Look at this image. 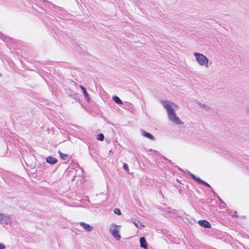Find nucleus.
Here are the masks:
<instances>
[{"instance_id": "1", "label": "nucleus", "mask_w": 249, "mask_h": 249, "mask_svg": "<svg viewBox=\"0 0 249 249\" xmlns=\"http://www.w3.org/2000/svg\"><path fill=\"white\" fill-rule=\"evenodd\" d=\"M161 103L166 110L167 116L170 122L175 124H183V122L178 116L176 112V111L179 108L177 105L170 101H162Z\"/></svg>"}, {"instance_id": "2", "label": "nucleus", "mask_w": 249, "mask_h": 249, "mask_svg": "<svg viewBox=\"0 0 249 249\" xmlns=\"http://www.w3.org/2000/svg\"><path fill=\"white\" fill-rule=\"evenodd\" d=\"M122 226L117 225L115 223H111L108 227V231L111 235L117 241H120L121 239V230Z\"/></svg>"}, {"instance_id": "3", "label": "nucleus", "mask_w": 249, "mask_h": 249, "mask_svg": "<svg viewBox=\"0 0 249 249\" xmlns=\"http://www.w3.org/2000/svg\"><path fill=\"white\" fill-rule=\"evenodd\" d=\"M193 54L195 57L196 61L200 66L205 68L209 67V59L205 55L197 52L194 53Z\"/></svg>"}, {"instance_id": "4", "label": "nucleus", "mask_w": 249, "mask_h": 249, "mask_svg": "<svg viewBox=\"0 0 249 249\" xmlns=\"http://www.w3.org/2000/svg\"><path fill=\"white\" fill-rule=\"evenodd\" d=\"M14 221L11 215L0 213V224L4 227L12 226L13 224Z\"/></svg>"}, {"instance_id": "5", "label": "nucleus", "mask_w": 249, "mask_h": 249, "mask_svg": "<svg viewBox=\"0 0 249 249\" xmlns=\"http://www.w3.org/2000/svg\"><path fill=\"white\" fill-rule=\"evenodd\" d=\"M79 224L87 231H92L93 230V227L84 222H80Z\"/></svg>"}, {"instance_id": "6", "label": "nucleus", "mask_w": 249, "mask_h": 249, "mask_svg": "<svg viewBox=\"0 0 249 249\" xmlns=\"http://www.w3.org/2000/svg\"><path fill=\"white\" fill-rule=\"evenodd\" d=\"M196 104L200 108L205 111H208L210 109V107L207 104L200 101L197 102Z\"/></svg>"}, {"instance_id": "7", "label": "nucleus", "mask_w": 249, "mask_h": 249, "mask_svg": "<svg viewBox=\"0 0 249 249\" xmlns=\"http://www.w3.org/2000/svg\"><path fill=\"white\" fill-rule=\"evenodd\" d=\"M140 247L142 248H143L144 249H147L148 248V244L147 242L145 239V238L143 237H142L140 239Z\"/></svg>"}, {"instance_id": "8", "label": "nucleus", "mask_w": 249, "mask_h": 249, "mask_svg": "<svg viewBox=\"0 0 249 249\" xmlns=\"http://www.w3.org/2000/svg\"><path fill=\"white\" fill-rule=\"evenodd\" d=\"M198 223L199 225L201 226L204 227V228H210L211 227V224L207 221L204 220H201L198 221Z\"/></svg>"}, {"instance_id": "9", "label": "nucleus", "mask_w": 249, "mask_h": 249, "mask_svg": "<svg viewBox=\"0 0 249 249\" xmlns=\"http://www.w3.org/2000/svg\"><path fill=\"white\" fill-rule=\"evenodd\" d=\"M141 135L142 136H143V137H146L151 140H155V138L151 134H150L149 133H148L146 131H145L144 130H141Z\"/></svg>"}, {"instance_id": "10", "label": "nucleus", "mask_w": 249, "mask_h": 249, "mask_svg": "<svg viewBox=\"0 0 249 249\" xmlns=\"http://www.w3.org/2000/svg\"><path fill=\"white\" fill-rule=\"evenodd\" d=\"M132 223L138 228H139V229H142V228H143L144 226V225L143 224V223H142V222H141L140 221H139V220H136V219H132L131 220Z\"/></svg>"}, {"instance_id": "11", "label": "nucleus", "mask_w": 249, "mask_h": 249, "mask_svg": "<svg viewBox=\"0 0 249 249\" xmlns=\"http://www.w3.org/2000/svg\"><path fill=\"white\" fill-rule=\"evenodd\" d=\"M189 174L196 181L198 182L199 183H202L204 184H205L209 187H210V185L209 184H208L204 181L201 180L200 178L196 177L195 175H194V174H193L191 173H189Z\"/></svg>"}, {"instance_id": "12", "label": "nucleus", "mask_w": 249, "mask_h": 249, "mask_svg": "<svg viewBox=\"0 0 249 249\" xmlns=\"http://www.w3.org/2000/svg\"><path fill=\"white\" fill-rule=\"evenodd\" d=\"M46 161L48 163L53 165L56 163L57 160L52 156H49L46 158Z\"/></svg>"}, {"instance_id": "13", "label": "nucleus", "mask_w": 249, "mask_h": 249, "mask_svg": "<svg viewBox=\"0 0 249 249\" xmlns=\"http://www.w3.org/2000/svg\"><path fill=\"white\" fill-rule=\"evenodd\" d=\"M113 101L118 104H122V100L117 96H114L113 97Z\"/></svg>"}, {"instance_id": "14", "label": "nucleus", "mask_w": 249, "mask_h": 249, "mask_svg": "<svg viewBox=\"0 0 249 249\" xmlns=\"http://www.w3.org/2000/svg\"><path fill=\"white\" fill-rule=\"evenodd\" d=\"M80 88L82 89V91L83 92V93H84V96H85V98L87 100H89L88 94V93H87V92L86 91V89L82 86H80Z\"/></svg>"}, {"instance_id": "15", "label": "nucleus", "mask_w": 249, "mask_h": 249, "mask_svg": "<svg viewBox=\"0 0 249 249\" xmlns=\"http://www.w3.org/2000/svg\"><path fill=\"white\" fill-rule=\"evenodd\" d=\"M58 153H59V156L61 157V158H62L63 160H66L68 157V155L63 154L62 152H61L60 151H59Z\"/></svg>"}, {"instance_id": "16", "label": "nucleus", "mask_w": 249, "mask_h": 249, "mask_svg": "<svg viewBox=\"0 0 249 249\" xmlns=\"http://www.w3.org/2000/svg\"><path fill=\"white\" fill-rule=\"evenodd\" d=\"M97 139L98 140H99V141H103L104 139V136L103 134L102 133H100V134H99L97 136Z\"/></svg>"}, {"instance_id": "17", "label": "nucleus", "mask_w": 249, "mask_h": 249, "mask_svg": "<svg viewBox=\"0 0 249 249\" xmlns=\"http://www.w3.org/2000/svg\"><path fill=\"white\" fill-rule=\"evenodd\" d=\"M113 212L116 214H117V215H120L122 214L121 210L119 208H115L114 209V210H113Z\"/></svg>"}, {"instance_id": "18", "label": "nucleus", "mask_w": 249, "mask_h": 249, "mask_svg": "<svg viewBox=\"0 0 249 249\" xmlns=\"http://www.w3.org/2000/svg\"><path fill=\"white\" fill-rule=\"evenodd\" d=\"M123 168H124L125 170H126V171H128V170H129L128 166V165H127V164H124V166H123Z\"/></svg>"}, {"instance_id": "19", "label": "nucleus", "mask_w": 249, "mask_h": 249, "mask_svg": "<svg viewBox=\"0 0 249 249\" xmlns=\"http://www.w3.org/2000/svg\"><path fill=\"white\" fill-rule=\"evenodd\" d=\"M6 246L3 243H0V249H5Z\"/></svg>"}, {"instance_id": "20", "label": "nucleus", "mask_w": 249, "mask_h": 249, "mask_svg": "<svg viewBox=\"0 0 249 249\" xmlns=\"http://www.w3.org/2000/svg\"><path fill=\"white\" fill-rule=\"evenodd\" d=\"M247 113L249 115V107L247 108Z\"/></svg>"}]
</instances>
